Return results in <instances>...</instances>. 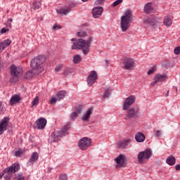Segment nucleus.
<instances>
[{"label":"nucleus","instance_id":"obj_55","mask_svg":"<svg viewBox=\"0 0 180 180\" xmlns=\"http://www.w3.org/2000/svg\"><path fill=\"white\" fill-rule=\"evenodd\" d=\"M48 172H51V167H49V168L48 169Z\"/></svg>","mask_w":180,"mask_h":180},{"label":"nucleus","instance_id":"obj_47","mask_svg":"<svg viewBox=\"0 0 180 180\" xmlns=\"http://www.w3.org/2000/svg\"><path fill=\"white\" fill-rule=\"evenodd\" d=\"M6 32H9V30L6 29V28H2L1 30V34H5V33H6Z\"/></svg>","mask_w":180,"mask_h":180},{"label":"nucleus","instance_id":"obj_48","mask_svg":"<svg viewBox=\"0 0 180 180\" xmlns=\"http://www.w3.org/2000/svg\"><path fill=\"white\" fill-rule=\"evenodd\" d=\"M4 50H5L4 44H2V42H0V52L4 51Z\"/></svg>","mask_w":180,"mask_h":180},{"label":"nucleus","instance_id":"obj_59","mask_svg":"<svg viewBox=\"0 0 180 180\" xmlns=\"http://www.w3.org/2000/svg\"><path fill=\"white\" fill-rule=\"evenodd\" d=\"M82 2H88V0H82Z\"/></svg>","mask_w":180,"mask_h":180},{"label":"nucleus","instance_id":"obj_19","mask_svg":"<svg viewBox=\"0 0 180 180\" xmlns=\"http://www.w3.org/2000/svg\"><path fill=\"white\" fill-rule=\"evenodd\" d=\"M115 162L120 167H126V158L123 155H120L115 158Z\"/></svg>","mask_w":180,"mask_h":180},{"label":"nucleus","instance_id":"obj_2","mask_svg":"<svg viewBox=\"0 0 180 180\" xmlns=\"http://www.w3.org/2000/svg\"><path fill=\"white\" fill-rule=\"evenodd\" d=\"M44 61H46V56L41 55L35 57L31 60L30 65L34 75H39V74H41L44 71V68L43 67Z\"/></svg>","mask_w":180,"mask_h":180},{"label":"nucleus","instance_id":"obj_51","mask_svg":"<svg viewBox=\"0 0 180 180\" xmlns=\"http://www.w3.org/2000/svg\"><path fill=\"white\" fill-rule=\"evenodd\" d=\"M175 168H176V171H179V169H180V165H176L175 166Z\"/></svg>","mask_w":180,"mask_h":180},{"label":"nucleus","instance_id":"obj_21","mask_svg":"<svg viewBox=\"0 0 180 180\" xmlns=\"http://www.w3.org/2000/svg\"><path fill=\"white\" fill-rule=\"evenodd\" d=\"M136 141L143 143L146 140V136L141 132H138L135 136Z\"/></svg>","mask_w":180,"mask_h":180},{"label":"nucleus","instance_id":"obj_13","mask_svg":"<svg viewBox=\"0 0 180 180\" xmlns=\"http://www.w3.org/2000/svg\"><path fill=\"white\" fill-rule=\"evenodd\" d=\"M8 126H9V118L4 117L0 122V136L8 129Z\"/></svg>","mask_w":180,"mask_h":180},{"label":"nucleus","instance_id":"obj_6","mask_svg":"<svg viewBox=\"0 0 180 180\" xmlns=\"http://www.w3.org/2000/svg\"><path fill=\"white\" fill-rule=\"evenodd\" d=\"M124 68L128 71H131V70L136 68V60L131 58H126L124 59L123 62Z\"/></svg>","mask_w":180,"mask_h":180},{"label":"nucleus","instance_id":"obj_57","mask_svg":"<svg viewBox=\"0 0 180 180\" xmlns=\"http://www.w3.org/2000/svg\"><path fill=\"white\" fill-rule=\"evenodd\" d=\"M2 176H4V174H0V179L2 178Z\"/></svg>","mask_w":180,"mask_h":180},{"label":"nucleus","instance_id":"obj_16","mask_svg":"<svg viewBox=\"0 0 180 180\" xmlns=\"http://www.w3.org/2000/svg\"><path fill=\"white\" fill-rule=\"evenodd\" d=\"M22 101V96L20 94H14L11 96L9 101L10 106H13V105H18Z\"/></svg>","mask_w":180,"mask_h":180},{"label":"nucleus","instance_id":"obj_52","mask_svg":"<svg viewBox=\"0 0 180 180\" xmlns=\"http://www.w3.org/2000/svg\"><path fill=\"white\" fill-rule=\"evenodd\" d=\"M96 5H101V4H102V1L98 0L96 2Z\"/></svg>","mask_w":180,"mask_h":180},{"label":"nucleus","instance_id":"obj_29","mask_svg":"<svg viewBox=\"0 0 180 180\" xmlns=\"http://www.w3.org/2000/svg\"><path fill=\"white\" fill-rule=\"evenodd\" d=\"M82 61V58L79 55H75L73 58L74 64H79V62Z\"/></svg>","mask_w":180,"mask_h":180},{"label":"nucleus","instance_id":"obj_9","mask_svg":"<svg viewBox=\"0 0 180 180\" xmlns=\"http://www.w3.org/2000/svg\"><path fill=\"white\" fill-rule=\"evenodd\" d=\"M98 79V73L95 70L90 72V74L87 77L86 82L89 86H92L96 80Z\"/></svg>","mask_w":180,"mask_h":180},{"label":"nucleus","instance_id":"obj_56","mask_svg":"<svg viewBox=\"0 0 180 180\" xmlns=\"http://www.w3.org/2000/svg\"><path fill=\"white\" fill-rule=\"evenodd\" d=\"M8 22H13L12 18H9L8 20Z\"/></svg>","mask_w":180,"mask_h":180},{"label":"nucleus","instance_id":"obj_18","mask_svg":"<svg viewBox=\"0 0 180 180\" xmlns=\"http://www.w3.org/2000/svg\"><path fill=\"white\" fill-rule=\"evenodd\" d=\"M130 143H131V139H127L124 141H120L117 143L118 148H127Z\"/></svg>","mask_w":180,"mask_h":180},{"label":"nucleus","instance_id":"obj_7","mask_svg":"<svg viewBox=\"0 0 180 180\" xmlns=\"http://www.w3.org/2000/svg\"><path fill=\"white\" fill-rule=\"evenodd\" d=\"M91 139L88 137H84L82 138L78 141V147L80 148V150H83V151H85V150H88L89 148V146H91Z\"/></svg>","mask_w":180,"mask_h":180},{"label":"nucleus","instance_id":"obj_26","mask_svg":"<svg viewBox=\"0 0 180 180\" xmlns=\"http://www.w3.org/2000/svg\"><path fill=\"white\" fill-rule=\"evenodd\" d=\"M153 6H151V3H148L144 6L145 13H151L153 12Z\"/></svg>","mask_w":180,"mask_h":180},{"label":"nucleus","instance_id":"obj_54","mask_svg":"<svg viewBox=\"0 0 180 180\" xmlns=\"http://www.w3.org/2000/svg\"><path fill=\"white\" fill-rule=\"evenodd\" d=\"M169 95V91H167V93H166V94H165V96H168Z\"/></svg>","mask_w":180,"mask_h":180},{"label":"nucleus","instance_id":"obj_17","mask_svg":"<svg viewBox=\"0 0 180 180\" xmlns=\"http://www.w3.org/2000/svg\"><path fill=\"white\" fill-rule=\"evenodd\" d=\"M19 164L13 163L10 167L6 168L3 172H10L11 174H15V172H18L19 171Z\"/></svg>","mask_w":180,"mask_h":180},{"label":"nucleus","instance_id":"obj_53","mask_svg":"<svg viewBox=\"0 0 180 180\" xmlns=\"http://www.w3.org/2000/svg\"><path fill=\"white\" fill-rule=\"evenodd\" d=\"M105 63L106 65L108 67L109 66V60H105Z\"/></svg>","mask_w":180,"mask_h":180},{"label":"nucleus","instance_id":"obj_30","mask_svg":"<svg viewBox=\"0 0 180 180\" xmlns=\"http://www.w3.org/2000/svg\"><path fill=\"white\" fill-rule=\"evenodd\" d=\"M40 6H41V3H40V1H34L32 4V8L36 11L37 9H40Z\"/></svg>","mask_w":180,"mask_h":180},{"label":"nucleus","instance_id":"obj_38","mask_svg":"<svg viewBox=\"0 0 180 180\" xmlns=\"http://www.w3.org/2000/svg\"><path fill=\"white\" fill-rule=\"evenodd\" d=\"M23 149H20L18 150H16L15 152V157H20V155H22V154H23Z\"/></svg>","mask_w":180,"mask_h":180},{"label":"nucleus","instance_id":"obj_14","mask_svg":"<svg viewBox=\"0 0 180 180\" xmlns=\"http://www.w3.org/2000/svg\"><path fill=\"white\" fill-rule=\"evenodd\" d=\"M65 91H60L58 92V94L56 95V97H52L50 100L51 105H54L57 101H61L63 98L65 97Z\"/></svg>","mask_w":180,"mask_h":180},{"label":"nucleus","instance_id":"obj_5","mask_svg":"<svg viewBox=\"0 0 180 180\" xmlns=\"http://www.w3.org/2000/svg\"><path fill=\"white\" fill-rule=\"evenodd\" d=\"M151 157H153V150L150 148H148L138 154V162L142 164V162H144V161H148V160H150Z\"/></svg>","mask_w":180,"mask_h":180},{"label":"nucleus","instance_id":"obj_22","mask_svg":"<svg viewBox=\"0 0 180 180\" xmlns=\"http://www.w3.org/2000/svg\"><path fill=\"white\" fill-rule=\"evenodd\" d=\"M38 160H39V153L37 152H34L31 155V158L29 160L28 164H30V165H32V164H34V162H36V161H37Z\"/></svg>","mask_w":180,"mask_h":180},{"label":"nucleus","instance_id":"obj_50","mask_svg":"<svg viewBox=\"0 0 180 180\" xmlns=\"http://www.w3.org/2000/svg\"><path fill=\"white\" fill-rule=\"evenodd\" d=\"M15 179H17V180H25V177H23V176H17L16 178H15Z\"/></svg>","mask_w":180,"mask_h":180},{"label":"nucleus","instance_id":"obj_36","mask_svg":"<svg viewBox=\"0 0 180 180\" xmlns=\"http://www.w3.org/2000/svg\"><path fill=\"white\" fill-rule=\"evenodd\" d=\"M3 174H6L4 176V180H11V178H12V176L13 175L11 172H3Z\"/></svg>","mask_w":180,"mask_h":180},{"label":"nucleus","instance_id":"obj_31","mask_svg":"<svg viewBox=\"0 0 180 180\" xmlns=\"http://www.w3.org/2000/svg\"><path fill=\"white\" fill-rule=\"evenodd\" d=\"M145 22L146 23H150V22H153V23H160V18H149L145 20Z\"/></svg>","mask_w":180,"mask_h":180},{"label":"nucleus","instance_id":"obj_25","mask_svg":"<svg viewBox=\"0 0 180 180\" xmlns=\"http://www.w3.org/2000/svg\"><path fill=\"white\" fill-rule=\"evenodd\" d=\"M56 12L58 15H61V16H65L68 13V8H58L56 9Z\"/></svg>","mask_w":180,"mask_h":180},{"label":"nucleus","instance_id":"obj_49","mask_svg":"<svg viewBox=\"0 0 180 180\" xmlns=\"http://www.w3.org/2000/svg\"><path fill=\"white\" fill-rule=\"evenodd\" d=\"M155 136L156 137H160V136H161V131H156V132L155 133Z\"/></svg>","mask_w":180,"mask_h":180},{"label":"nucleus","instance_id":"obj_3","mask_svg":"<svg viewBox=\"0 0 180 180\" xmlns=\"http://www.w3.org/2000/svg\"><path fill=\"white\" fill-rule=\"evenodd\" d=\"M132 22L133 13H131V10H127L124 15L121 17L120 28L122 32H127L130 29Z\"/></svg>","mask_w":180,"mask_h":180},{"label":"nucleus","instance_id":"obj_39","mask_svg":"<svg viewBox=\"0 0 180 180\" xmlns=\"http://www.w3.org/2000/svg\"><path fill=\"white\" fill-rule=\"evenodd\" d=\"M123 2V0H116L115 1L113 2L112 4V7L116 8L117 5H120Z\"/></svg>","mask_w":180,"mask_h":180},{"label":"nucleus","instance_id":"obj_4","mask_svg":"<svg viewBox=\"0 0 180 180\" xmlns=\"http://www.w3.org/2000/svg\"><path fill=\"white\" fill-rule=\"evenodd\" d=\"M68 131V125H65L61 131H56L52 133L49 137V143H56L61 136H65Z\"/></svg>","mask_w":180,"mask_h":180},{"label":"nucleus","instance_id":"obj_32","mask_svg":"<svg viewBox=\"0 0 180 180\" xmlns=\"http://www.w3.org/2000/svg\"><path fill=\"white\" fill-rule=\"evenodd\" d=\"M3 46H4V49H6V47L9 46V45L12 43V40L7 39L2 42Z\"/></svg>","mask_w":180,"mask_h":180},{"label":"nucleus","instance_id":"obj_42","mask_svg":"<svg viewBox=\"0 0 180 180\" xmlns=\"http://www.w3.org/2000/svg\"><path fill=\"white\" fill-rule=\"evenodd\" d=\"M5 112V107L4 106V102L0 101V113Z\"/></svg>","mask_w":180,"mask_h":180},{"label":"nucleus","instance_id":"obj_44","mask_svg":"<svg viewBox=\"0 0 180 180\" xmlns=\"http://www.w3.org/2000/svg\"><path fill=\"white\" fill-rule=\"evenodd\" d=\"M109 96H110V92H109V91H105L104 94H103V98L105 99L109 98Z\"/></svg>","mask_w":180,"mask_h":180},{"label":"nucleus","instance_id":"obj_8","mask_svg":"<svg viewBox=\"0 0 180 180\" xmlns=\"http://www.w3.org/2000/svg\"><path fill=\"white\" fill-rule=\"evenodd\" d=\"M168 79V75L165 73L163 74H156L154 76V82L150 84L152 86H154V85H157V84L160 82H164L165 81Z\"/></svg>","mask_w":180,"mask_h":180},{"label":"nucleus","instance_id":"obj_1","mask_svg":"<svg viewBox=\"0 0 180 180\" xmlns=\"http://www.w3.org/2000/svg\"><path fill=\"white\" fill-rule=\"evenodd\" d=\"M72 41H74L72 45V50H82L83 54L85 55L89 53L91 44H92V37H90L89 40L72 39Z\"/></svg>","mask_w":180,"mask_h":180},{"label":"nucleus","instance_id":"obj_24","mask_svg":"<svg viewBox=\"0 0 180 180\" xmlns=\"http://www.w3.org/2000/svg\"><path fill=\"white\" fill-rule=\"evenodd\" d=\"M134 116H136V108H131L127 112L125 119H131V117H134Z\"/></svg>","mask_w":180,"mask_h":180},{"label":"nucleus","instance_id":"obj_23","mask_svg":"<svg viewBox=\"0 0 180 180\" xmlns=\"http://www.w3.org/2000/svg\"><path fill=\"white\" fill-rule=\"evenodd\" d=\"M163 23H164L165 26H166V27H169V26H171V25H172V18H171V16L166 15L165 17Z\"/></svg>","mask_w":180,"mask_h":180},{"label":"nucleus","instance_id":"obj_10","mask_svg":"<svg viewBox=\"0 0 180 180\" xmlns=\"http://www.w3.org/2000/svg\"><path fill=\"white\" fill-rule=\"evenodd\" d=\"M136 102V96H131L125 99V102L123 104L122 109L123 110H129L131 105Z\"/></svg>","mask_w":180,"mask_h":180},{"label":"nucleus","instance_id":"obj_33","mask_svg":"<svg viewBox=\"0 0 180 180\" xmlns=\"http://www.w3.org/2000/svg\"><path fill=\"white\" fill-rule=\"evenodd\" d=\"M39 105V96H36L32 101V108H36Z\"/></svg>","mask_w":180,"mask_h":180},{"label":"nucleus","instance_id":"obj_28","mask_svg":"<svg viewBox=\"0 0 180 180\" xmlns=\"http://www.w3.org/2000/svg\"><path fill=\"white\" fill-rule=\"evenodd\" d=\"M166 162L167 164H168V165H175V157L174 156H169L167 158L166 160Z\"/></svg>","mask_w":180,"mask_h":180},{"label":"nucleus","instance_id":"obj_43","mask_svg":"<svg viewBox=\"0 0 180 180\" xmlns=\"http://www.w3.org/2000/svg\"><path fill=\"white\" fill-rule=\"evenodd\" d=\"M174 53L176 54V56H179V54H180V46H176L174 49Z\"/></svg>","mask_w":180,"mask_h":180},{"label":"nucleus","instance_id":"obj_20","mask_svg":"<svg viewBox=\"0 0 180 180\" xmlns=\"http://www.w3.org/2000/svg\"><path fill=\"white\" fill-rule=\"evenodd\" d=\"M94 113V108H89L86 113L83 115L82 117V120H84V122H88L89 120V117H91V115Z\"/></svg>","mask_w":180,"mask_h":180},{"label":"nucleus","instance_id":"obj_11","mask_svg":"<svg viewBox=\"0 0 180 180\" xmlns=\"http://www.w3.org/2000/svg\"><path fill=\"white\" fill-rule=\"evenodd\" d=\"M10 71L12 77H20L23 74V70L15 65H13L10 67Z\"/></svg>","mask_w":180,"mask_h":180},{"label":"nucleus","instance_id":"obj_27","mask_svg":"<svg viewBox=\"0 0 180 180\" xmlns=\"http://www.w3.org/2000/svg\"><path fill=\"white\" fill-rule=\"evenodd\" d=\"M34 75H34V72H33V69H32V70H29L25 73L24 78H25V79H29L30 78H33Z\"/></svg>","mask_w":180,"mask_h":180},{"label":"nucleus","instance_id":"obj_45","mask_svg":"<svg viewBox=\"0 0 180 180\" xmlns=\"http://www.w3.org/2000/svg\"><path fill=\"white\" fill-rule=\"evenodd\" d=\"M58 29H61L60 25L54 24L52 27V30H58Z\"/></svg>","mask_w":180,"mask_h":180},{"label":"nucleus","instance_id":"obj_40","mask_svg":"<svg viewBox=\"0 0 180 180\" xmlns=\"http://www.w3.org/2000/svg\"><path fill=\"white\" fill-rule=\"evenodd\" d=\"M157 71V68L153 67L150 70L148 71V75H151V74H154Z\"/></svg>","mask_w":180,"mask_h":180},{"label":"nucleus","instance_id":"obj_35","mask_svg":"<svg viewBox=\"0 0 180 180\" xmlns=\"http://www.w3.org/2000/svg\"><path fill=\"white\" fill-rule=\"evenodd\" d=\"M76 35L77 36V37H86L87 34L85 31L81 30L77 32Z\"/></svg>","mask_w":180,"mask_h":180},{"label":"nucleus","instance_id":"obj_37","mask_svg":"<svg viewBox=\"0 0 180 180\" xmlns=\"http://www.w3.org/2000/svg\"><path fill=\"white\" fill-rule=\"evenodd\" d=\"M78 113H76L75 112H72L71 114H70V120H75V119H77L78 117Z\"/></svg>","mask_w":180,"mask_h":180},{"label":"nucleus","instance_id":"obj_58","mask_svg":"<svg viewBox=\"0 0 180 180\" xmlns=\"http://www.w3.org/2000/svg\"><path fill=\"white\" fill-rule=\"evenodd\" d=\"M8 25L9 27H11V26H12L11 23L8 22Z\"/></svg>","mask_w":180,"mask_h":180},{"label":"nucleus","instance_id":"obj_46","mask_svg":"<svg viewBox=\"0 0 180 180\" xmlns=\"http://www.w3.org/2000/svg\"><path fill=\"white\" fill-rule=\"evenodd\" d=\"M61 68H63V65H58L55 68V71L56 72H58V71H60V70H61Z\"/></svg>","mask_w":180,"mask_h":180},{"label":"nucleus","instance_id":"obj_12","mask_svg":"<svg viewBox=\"0 0 180 180\" xmlns=\"http://www.w3.org/2000/svg\"><path fill=\"white\" fill-rule=\"evenodd\" d=\"M47 124V120L46 118L40 117L34 124V129H38V130H41L46 127Z\"/></svg>","mask_w":180,"mask_h":180},{"label":"nucleus","instance_id":"obj_34","mask_svg":"<svg viewBox=\"0 0 180 180\" xmlns=\"http://www.w3.org/2000/svg\"><path fill=\"white\" fill-rule=\"evenodd\" d=\"M82 109H84V105H79L76 106L75 112L77 113V115H79V113L82 112Z\"/></svg>","mask_w":180,"mask_h":180},{"label":"nucleus","instance_id":"obj_60","mask_svg":"<svg viewBox=\"0 0 180 180\" xmlns=\"http://www.w3.org/2000/svg\"><path fill=\"white\" fill-rule=\"evenodd\" d=\"M174 89H175L176 91H178V88H176V87H174Z\"/></svg>","mask_w":180,"mask_h":180},{"label":"nucleus","instance_id":"obj_15","mask_svg":"<svg viewBox=\"0 0 180 180\" xmlns=\"http://www.w3.org/2000/svg\"><path fill=\"white\" fill-rule=\"evenodd\" d=\"M91 13L93 15V18H101L102 16V13H103V7L102 6H97L94 7L92 9Z\"/></svg>","mask_w":180,"mask_h":180},{"label":"nucleus","instance_id":"obj_41","mask_svg":"<svg viewBox=\"0 0 180 180\" xmlns=\"http://www.w3.org/2000/svg\"><path fill=\"white\" fill-rule=\"evenodd\" d=\"M59 180H68V176L65 174H63L59 176Z\"/></svg>","mask_w":180,"mask_h":180}]
</instances>
